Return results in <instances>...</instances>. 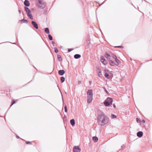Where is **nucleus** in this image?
Masks as SVG:
<instances>
[{
    "label": "nucleus",
    "instance_id": "obj_1",
    "mask_svg": "<svg viewBox=\"0 0 152 152\" xmlns=\"http://www.w3.org/2000/svg\"><path fill=\"white\" fill-rule=\"evenodd\" d=\"M109 121L108 117L103 113L99 115L97 118V122L99 125L104 126L107 124Z\"/></svg>",
    "mask_w": 152,
    "mask_h": 152
},
{
    "label": "nucleus",
    "instance_id": "obj_2",
    "mask_svg": "<svg viewBox=\"0 0 152 152\" xmlns=\"http://www.w3.org/2000/svg\"><path fill=\"white\" fill-rule=\"evenodd\" d=\"M87 102L88 103H90L92 101L93 99V91L92 90L90 89L87 92Z\"/></svg>",
    "mask_w": 152,
    "mask_h": 152
},
{
    "label": "nucleus",
    "instance_id": "obj_3",
    "mask_svg": "<svg viewBox=\"0 0 152 152\" xmlns=\"http://www.w3.org/2000/svg\"><path fill=\"white\" fill-rule=\"evenodd\" d=\"M113 99L112 98L107 97L103 102L104 104L106 107H108L112 104Z\"/></svg>",
    "mask_w": 152,
    "mask_h": 152
},
{
    "label": "nucleus",
    "instance_id": "obj_4",
    "mask_svg": "<svg viewBox=\"0 0 152 152\" xmlns=\"http://www.w3.org/2000/svg\"><path fill=\"white\" fill-rule=\"evenodd\" d=\"M25 10L28 16L31 20L33 19V16L31 14V11L27 7L25 6L24 7Z\"/></svg>",
    "mask_w": 152,
    "mask_h": 152
},
{
    "label": "nucleus",
    "instance_id": "obj_5",
    "mask_svg": "<svg viewBox=\"0 0 152 152\" xmlns=\"http://www.w3.org/2000/svg\"><path fill=\"white\" fill-rule=\"evenodd\" d=\"M39 4V6L40 9H43L45 7V5L42 0H37Z\"/></svg>",
    "mask_w": 152,
    "mask_h": 152
},
{
    "label": "nucleus",
    "instance_id": "obj_6",
    "mask_svg": "<svg viewBox=\"0 0 152 152\" xmlns=\"http://www.w3.org/2000/svg\"><path fill=\"white\" fill-rule=\"evenodd\" d=\"M81 149L78 146H75L73 148V152H80Z\"/></svg>",
    "mask_w": 152,
    "mask_h": 152
},
{
    "label": "nucleus",
    "instance_id": "obj_7",
    "mask_svg": "<svg viewBox=\"0 0 152 152\" xmlns=\"http://www.w3.org/2000/svg\"><path fill=\"white\" fill-rule=\"evenodd\" d=\"M100 61L104 65H106L107 64V61L105 59L104 57L103 56H101Z\"/></svg>",
    "mask_w": 152,
    "mask_h": 152
},
{
    "label": "nucleus",
    "instance_id": "obj_8",
    "mask_svg": "<svg viewBox=\"0 0 152 152\" xmlns=\"http://www.w3.org/2000/svg\"><path fill=\"white\" fill-rule=\"evenodd\" d=\"M31 24L33 25V26L36 29H38V24L36 23V22L32 21H31Z\"/></svg>",
    "mask_w": 152,
    "mask_h": 152
},
{
    "label": "nucleus",
    "instance_id": "obj_9",
    "mask_svg": "<svg viewBox=\"0 0 152 152\" xmlns=\"http://www.w3.org/2000/svg\"><path fill=\"white\" fill-rule=\"evenodd\" d=\"M143 133L142 131H139L137 133V136L139 137H141L143 136Z\"/></svg>",
    "mask_w": 152,
    "mask_h": 152
},
{
    "label": "nucleus",
    "instance_id": "obj_10",
    "mask_svg": "<svg viewBox=\"0 0 152 152\" xmlns=\"http://www.w3.org/2000/svg\"><path fill=\"white\" fill-rule=\"evenodd\" d=\"M24 5L26 7L29 6L30 4L29 1L28 0H25L24 2Z\"/></svg>",
    "mask_w": 152,
    "mask_h": 152
},
{
    "label": "nucleus",
    "instance_id": "obj_11",
    "mask_svg": "<svg viewBox=\"0 0 152 152\" xmlns=\"http://www.w3.org/2000/svg\"><path fill=\"white\" fill-rule=\"evenodd\" d=\"M65 71L64 70H60L58 71V74L61 76L63 75L65 73Z\"/></svg>",
    "mask_w": 152,
    "mask_h": 152
},
{
    "label": "nucleus",
    "instance_id": "obj_12",
    "mask_svg": "<svg viewBox=\"0 0 152 152\" xmlns=\"http://www.w3.org/2000/svg\"><path fill=\"white\" fill-rule=\"evenodd\" d=\"M19 22H20L21 23V24H22L24 23H27L28 22V20H26L24 19H23L19 20Z\"/></svg>",
    "mask_w": 152,
    "mask_h": 152
},
{
    "label": "nucleus",
    "instance_id": "obj_13",
    "mask_svg": "<svg viewBox=\"0 0 152 152\" xmlns=\"http://www.w3.org/2000/svg\"><path fill=\"white\" fill-rule=\"evenodd\" d=\"M115 65H116L117 66V65H118L119 64L121 63L120 61L117 58H115Z\"/></svg>",
    "mask_w": 152,
    "mask_h": 152
},
{
    "label": "nucleus",
    "instance_id": "obj_14",
    "mask_svg": "<svg viewBox=\"0 0 152 152\" xmlns=\"http://www.w3.org/2000/svg\"><path fill=\"white\" fill-rule=\"evenodd\" d=\"M109 62L110 64L112 66H114V65H115V63L112 60H109Z\"/></svg>",
    "mask_w": 152,
    "mask_h": 152
},
{
    "label": "nucleus",
    "instance_id": "obj_15",
    "mask_svg": "<svg viewBox=\"0 0 152 152\" xmlns=\"http://www.w3.org/2000/svg\"><path fill=\"white\" fill-rule=\"evenodd\" d=\"M70 123L72 126H74L75 124V120L74 119H72L71 120H70Z\"/></svg>",
    "mask_w": 152,
    "mask_h": 152
},
{
    "label": "nucleus",
    "instance_id": "obj_16",
    "mask_svg": "<svg viewBox=\"0 0 152 152\" xmlns=\"http://www.w3.org/2000/svg\"><path fill=\"white\" fill-rule=\"evenodd\" d=\"M81 56L79 54H76L74 56V57L75 59H78L80 58Z\"/></svg>",
    "mask_w": 152,
    "mask_h": 152
},
{
    "label": "nucleus",
    "instance_id": "obj_17",
    "mask_svg": "<svg viewBox=\"0 0 152 152\" xmlns=\"http://www.w3.org/2000/svg\"><path fill=\"white\" fill-rule=\"evenodd\" d=\"M92 139L94 142H96L98 141V139L97 137L94 136L92 137Z\"/></svg>",
    "mask_w": 152,
    "mask_h": 152
},
{
    "label": "nucleus",
    "instance_id": "obj_18",
    "mask_svg": "<svg viewBox=\"0 0 152 152\" xmlns=\"http://www.w3.org/2000/svg\"><path fill=\"white\" fill-rule=\"evenodd\" d=\"M105 57L107 58L108 59H110L111 58V56L108 53H106L105 54Z\"/></svg>",
    "mask_w": 152,
    "mask_h": 152
},
{
    "label": "nucleus",
    "instance_id": "obj_19",
    "mask_svg": "<svg viewBox=\"0 0 152 152\" xmlns=\"http://www.w3.org/2000/svg\"><path fill=\"white\" fill-rule=\"evenodd\" d=\"M45 31L46 33L49 34L50 33L49 28H45Z\"/></svg>",
    "mask_w": 152,
    "mask_h": 152
},
{
    "label": "nucleus",
    "instance_id": "obj_20",
    "mask_svg": "<svg viewBox=\"0 0 152 152\" xmlns=\"http://www.w3.org/2000/svg\"><path fill=\"white\" fill-rule=\"evenodd\" d=\"M65 78L64 77H61V83H63L65 81Z\"/></svg>",
    "mask_w": 152,
    "mask_h": 152
},
{
    "label": "nucleus",
    "instance_id": "obj_21",
    "mask_svg": "<svg viewBox=\"0 0 152 152\" xmlns=\"http://www.w3.org/2000/svg\"><path fill=\"white\" fill-rule=\"evenodd\" d=\"M48 37L49 39L50 40H53V37L51 34H48Z\"/></svg>",
    "mask_w": 152,
    "mask_h": 152
},
{
    "label": "nucleus",
    "instance_id": "obj_22",
    "mask_svg": "<svg viewBox=\"0 0 152 152\" xmlns=\"http://www.w3.org/2000/svg\"><path fill=\"white\" fill-rule=\"evenodd\" d=\"M57 58H58V61H61V56L60 55H58L57 56Z\"/></svg>",
    "mask_w": 152,
    "mask_h": 152
},
{
    "label": "nucleus",
    "instance_id": "obj_23",
    "mask_svg": "<svg viewBox=\"0 0 152 152\" xmlns=\"http://www.w3.org/2000/svg\"><path fill=\"white\" fill-rule=\"evenodd\" d=\"M18 100H16V101L14 99L13 100L12 102V104L10 106L11 107L12 105L14 104H15L16 101H17Z\"/></svg>",
    "mask_w": 152,
    "mask_h": 152
},
{
    "label": "nucleus",
    "instance_id": "obj_24",
    "mask_svg": "<svg viewBox=\"0 0 152 152\" xmlns=\"http://www.w3.org/2000/svg\"><path fill=\"white\" fill-rule=\"evenodd\" d=\"M104 76L105 77L107 78H108L109 75L107 73L105 72L104 73Z\"/></svg>",
    "mask_w": 152,
    "mask_h": 152
},
{
    "label": "nucleus",
    "instance_id": "obj_25",
    "mask_svg": "<svg viewBox=\"0 0 152 152\" xmlns=\"http://www.w3.org/2000/svg\"><path fill=\"white\" fill-rule=\"evenodd\" d=\"M54 49L55 50V53H57L58 52V49L56 48V47L54 48Z\"/></svg>",
    "mask_w": 152,
    "mask_h": 152
},
{
    "label": "nucleus",
    "instance_id": "obj_26",
    "mask_svg": "<svg viewBox=\"0 0 152 152\" xmlns=\"http://www.w3.org/2000/svg\"><path fill=\"white\" fill-rule=\"evenodd\" d=\"M116 116L114 114H112L111 115V117L112 118H116Z\"/></svg>",
    "mask_w": 152,
    "mask_h": 152
},
{
    "label": "nucleus",
    "instance_id": "obj_27",
    "mask_svg": "<svg viewBox=\"0 0 152 152\" xmlns=\"http://www.w3.org/2000/svg\"><path fill=\"white\" fill-rule=\"evenodd\" d=\"M111 56L112 57L115 59L117 58L116 56L113 54L111 55Z\"/></svg>",
    "mask_w": 152,
    "mask_h": 152
},
{
    "label": "nucleus",
    "instance_id": "obj_28",
    "mask_svg": "<svg viewBox=\"0 0 152 152\" xmlns=\"http://www.w3.org/2000/svg\"><path fill=\"white\" fill-rule=\"evenodd\" d=\"M64 110L65 112L67 113V107L66 105L64 106Z\"/></svg>",
    "mask_w": 152,
    "mask_h": 152
},
{
    "label": "nucleus",
    "instance_id": "obj_29",
    "mask_svg": "<svg viewBox=\"0 0 152 152\" xmlns=\"http://www.w3.org/2000/svg\"><path fill=\"white\" fill-rule=\"evenodd\" d=\"M101 69H99V71L98 73V75L99 77H100V73H101Z\"/></svg>",
    "mask_w": 152,
    "mask_h": 152
},
{
    "label": "nucleus",
    "instance_id": "obj_30",
    "mask_svg": "<svg viewBox=\"0 0 152 152\" xmlns=\"http://www.w3.org/2000/svg\"><path fill=\"white\" fill-rule=\"evenodd\" d=\"M123 47H124L122 46H116L115 47V48H123Z\"/></svg>",
    "mask_w": 152,
    "mask_h": 152
},
{
    "label": "nucleus",
    "instance_id": "obj_31",
    "mask_svg": "<svg viewBox=\"0 0 152 152\" xmlns=\"http://www.w3.org/2000/svg\"><path fill=\"white\" fill-rule=\"evenodd\" d=\"M26 143L27 144H31V142H29V141H26Z\"/></svg>",
    "mask_w": 152,
    "mask_h": 152
},
{
    "label": "nucleus",
    "instance_id": "obj_32",
    "mask_svg": "<svg viewBox=\"0 0 152 152\" xmlns=\"http://www.w3.org/2000/svg\"><path fill=\"white\" fill-rule=\"evenodd\" d=\"M136 121L137 123H138L140 121L138 118H136Z\"/></svg>",
    "mask_w": 152,
    "mask_h": 152
},
{
    "label": "nucleus",
    "instance_id": "obj_33",
    "mask_svg": "<svg viewBox=\"0 0 152 152\" xmlns=\"http://www.w3.org/2000/svg\"><path fill=\"white\" fill-rule=\"evenodd\" d=\"M104 90L107 93V94H109V92L105 88H104Z\"/></svg>",
    "mask_w": 152,
    "mask_h": 152
},
{
    "label": "nucleus",
    "instance_id": "obj_34",
    "mask_svg": "<svg viewBox=\"0 0 152 152\" xmlns=\"http://www.w3.org/2000/svg\"><path fill=\"white\" fill-rule=\"evenodd\" d=\"M73 50V49H70V48L68 50V52H70V51H72Z\"/></svg>",
    "mask_w": 152,
    "mask_h": 152
},
{
    "label": "nucleus",
    "instance_id": "obj_35",
    "mask_svg": "<svg viewBox=\"0 0 152 152\" xmlns=\"http://www.w3.org/2000/svg\"><path fill=\"white\" fill-rule=\"evenodd\" d=\"M51 44L53 45V46H54V45L55 44V42L54 41H52L51 42Z\"/></svg>",
    "mask_w": 152,
    "mask_h": 152
},
{
    "label": "nucleus",
    "instance_id": "obj_36",
    "mask_svg": "<svg viewBox=\"0 0 152 152\" xmlns=\"http://www.w3.org/2000/svg\"><path fill=\"white\" fill-rule=\"evenodd\" d=\"M81 81H78V84H80L81 83Z\"/></svg>",
    "mask_w": 152,
    "mask_h": 152
},
{
    "label": "nucleus",
    "instance_id": "obj_37",
    "mask_svg": "<svg viewBox=\"0 0 152 152\" xmlns=\"http://www.w3.org/2000/svg\"><path fill=\"white\" fill-rule=\"evenodd\" d=\"M142 122H143V123H145V120H142Z\"/></svg>",
    "mask_w": 152,
    "mask_h": 152
},
{
    "label": "nucleus",
    "instance_id": "obj_38",
    "mask_svg": "<svg viewBox=\"0 0 152 152\" xmlns=\"http://www.w3.org/2000/svg\"><path fill=\"white\" fill-rule=\"evenodd\" d=\"M113 107H114V108H115V107H116V106H115V104H113Z\"/></svg>",
    "mask_w": 152,
    "mask_h": 152
},
{
    "label": "nucleus",
    "instance_id": "obj_39",
    "mask_svg": "<svg viewBox=\"0 0 152 152\" xmlns=\"http://www.w3.org/2000/svg\"><path fill=\"white\" fill-rule=\"evenodd\" d=\"M62 100L63 103H64V99H63V97L62 96Z\"/></svg>",
    "mask_w": 152,
    "mask_h": 152
},
{
    "label": "nucleus",
    "instance_id": "obj_40",
    "mask_svg": "<svg viewBox=\"0 0 152 152\" xmlns=\"http://www.w3.org/2000/svg\"><path fill=\"white\" fill-rule=\"evenodd\" d=\"M92 83V81H89V83L90 85H91Z\"/></svg>",
    "mask_w": 152,
    "mask_h": 152
},
{
    "label": "nucleus",
    "instance_id": "obj_41",
    "mask_svg": "<svg viewBox=\"0 0 152 152\" xmlns=\"http://www.w3.org/2000/svg\"><path fill=\"white\" fill-rule=\"evenodd\" d=\"M7 42H2V43H0V44H2V43H7Z\"/></svg>",
    "mask_w": 152,
    "mask_h": 152
},
{
    "label": "nucleus",
    "instance_id": "obj_42",
    "mask_svg": "<svg viewBox=\"0 0 152 152\" xmlns=\"http://www.w3.org/2000/svg\"><path fill=\"white\" fill-rule=\"evenodd\" d=\"M18 11L20 13H21V11L20 10H18Z\"/></svg>",
    "mask_w": 152,
    "mask_h": 152
},
{
    "label": "nucleus",
    "instance_id": "obj_43",
    "mask_svg": "<svg viewBox=\"0 0 152 152\" xmlns=\"http://www.w3.org/2000/svg\"><path fill=\"white\" fill-rule=\"evenodd\" d=\"M16 137L17 138H18H18H19V137L18 136H16Z\"/></svg>",
    "mask_w": 152,
    "mask_h": 152
},
{
    "label": "nucleus",
    "instance_id": "obj_44",
    "mask_svg": "<svg viewBox=\"0 0 152 152\" xmlns=\"http://www.w3.org/2000/svg\"><path fill=\"white\" fill-rule=\"evenodd\" d=\"M125 147V146H124V145H123L121 146V147L122 148H123V147Z\"/></svg>",
    "mask_w": 152,
    "mask_h": 152
},
{
    "label": "nucleus",
    "instance_id": "obj_45",
    "mask_svg": "<svg viewBox=\"0 0 152 152\" xmlns=\"http://www.w3.org/2000/svg\"><path fill=\"white\" fill-rule=\"evenodd\" d=\"M46 13H47L46 12H44V14H46Z\"/></svg>",
    "mask_w": 152,
    "mask_h": 152
},
{
    "label": "nucleus",
    "instance_id": "obj_46",
    "mask_svg": "<svg viewBox=\"0 0 152 152\" xmlns=\"http://www.w3.org/2000/svg\"><path fill=\"white\" fill-rule=\"evenodd\" d=\"M12 43L13 44H16V43Z\"/></svg>",
    "mask_w": 152,
    "mask_h": 152
},
{
    "label": "nucleus",
    "instance_id": "obj_47",
    "mask_svg": "<svg viewBox=\"0 0 152 152\" xmlns=\"http://www.w3.org/2000/svg\"><path fill=\"white\" fill-rule=\"evenodd\" d=\"M103 4V3H102V4H100L99 5V6H100L101 5H102V4Z\"/></svg>",
    "mask_w": 152,
    "mask_h": 152
},
{
    "label": "nucleus",
    "instance_id": "obj_48",
    "mask_svg": "<svg viewBox=\"0 0 152 152\" xmlns=\"http://www.w3.org/2000/svg\"><path fill=\"white\" fill-rule=\"evenodd\" d=\"M58 88V89H59V91H60V89H59V88Z\"/></svg>",
    "mask_w": 152,
    "mask_h": 152
},
{
    "label": "nucleus",
    "instance_id": "obj_49",
    "mask_svg": "<svg viewBox=\"0 0 152 152\" xmlns=\"http://www.w3.org/2000/svg\"><path fill=\"white\" fill-rule=\"evenodd\" d=\"M58 88V89H59V91H60V89H59V88Z\"/></svg>",
    "mask_w": 152,
    "mask_h": 152
},
{
    "label": "nucleus",
    "instance_id": "obj_50",
    "mask_svg": "<svg viewBox=\"0 0 152 152\" xmlns=\"http://www.w3.org/2000/svg\"><path fill=\"white\" fill-rule=\"evenodd\" d=\"M58 88V89H59V91H60V89H59V88Z\"/></svg>",
    "mask_w": 152,
    "mask_h": 152
},
{
    "label": "nucleus",
    "instance_id": "obj_51",
    "mask_svg": "<svg viewBox=\"0 0 152 152\" xmlns=\"http://www.w3.org/2000/svg\"><path fill=\"white\" fill-rule=\"evenodd\" d=\"M58 88V89H59V91H60V89H59V88Z\"/></svg>",
    "mask_w": 152,
    "mask_h": 152
},
{
    "label": "nucleus",
    "instance_id": "obj_52",
    "mask_svg": "<svg viewBox=\"0 0 152 152\" xmlns=\"http://www.w3.org/2000/svg\"><path fill=\"white\" fill-rule=\"evenodd\" d=\"M31 81H32V80H31V81H30L29 83H30V82H31Z\"/></svg>",
    "mask_w": 152,
    "mask_h": 152
}]
</instances>
